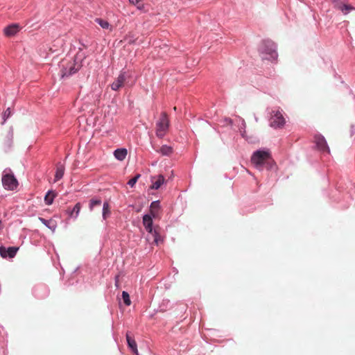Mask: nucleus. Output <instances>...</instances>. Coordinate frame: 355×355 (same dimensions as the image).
Segmentation results:
<instances>
[{"mask_svg": "<svg viewBox=\"0 0 355 355\" xmlns=\"http://www.w3.org/2000/svg\"><path fill=\"white\" fill-rule=\"evenodd\" d=\"M251 162L259 169H261L265 164L271 168L272 159L269 150H257L251 157Z\"/></svg>", "mask_w": 355, "mask_h": 355, "instance_id": "nucleus-1", "label": "nucleus"}, {"mask_svg": "<svg viewBox=\"0 0 355 355\" xmlns=\"http://www.w3.org/2000/svg\"><path fill=\"white\" fill-rule=\"evenodd\" d=\"M143 225L145 227L146 231L148 232L149 236L152 237L153 243L158 245L159 242L162 241V239L158 232V228H153V219L150 215L146 214L144 216ZM148 239L150 240V237H148Z\"/></svg>", "mask_w": 355, "mask_h": 355, "instance_id": "nucleus-2", "label": "nucleus"}, {"mask_svg": "<svg viewBox=\"0 0 355 355\" xmlns=\"http://www.w3.org/2000/svg\"><path fill=\"white\" fill-rule=\"evenodd\" d=\"M259 51L263 55V59L275 60L277 58L276 46L272 41H263L259 47Z\"/></svg>", "mask_w": 355, "mask_h": 355, "instance_id": "nucleus-3", "label": "nucleus"}, {"mask_svg": "<svg viewBox=\"0 0 355 355\" xmlns=\"http://www.w3.org/2000/svg\"><path fill=\"white\" fill-rule=\"evenodd\" d=\"M169 126V120L166 112L161 114L160 118L156 124V134L159 137H163Z\"/></svg>", "mask_w": 355, "mask_h": 355, "instance_id": "nucleus-4", "label": "nucleus"}, {"mask_svg": "<svg viewBox=\"0 0 355 355\" xmlns=\"http://www.w3.org/2000/svg\"><path fill=\"white\" fill-rule=\"evenodd\" d=\"M286 123L285 119L279 110H274L271 112L270 125L274 128H281Z\"/></svg>", "mask_w": 355, "mask_h": 355, "instance_id": "nucleus-5", "label": "nucleus"}, {"mask_svg": "<svg viewBox=\"0 0 355 355\" xmlns=\"http://www.w3.org/2000/svg\"><path fill=\"white\" fill-rule=\"evenodd\" d=\"M2 184L5 189L14 190L18 186V182L13 175L5 174L2 177Z\"/></svg>", "mask_w": 355, "mask_h": 355, "instance_id": "nucleus-6", "label": "nucleus"}, {"mask_svg": "<svg viewBox=\"0 0 355 355\" xmlns=\"http://www.w3.org/2000/svg\"><path fill=\"white\" fill-rule=\"evenodd\" d=\"M80 64L75 62L68 63L67 66L62 70V76L69 77L71 75L76 73L80 69Z\"/></svg>", "mask_w": 355, "mask_h": 355, "instance_id": "nucleus-7", "label": "nucleus"}, {"mask_svg": "<svg viewBox=\"0 0 355 355\" xmlns=\"http://www.w3.org/2000/svg\"><path fill=\"white\" fill-rule=\"evenodd\" d=\"M315 142L318 148L322 152L330 153L329 146H327V141L324 137L321 135H317L314 137Z\"/></svg>", "mask_w": 355, "mask_h": 355, "instance_id": "nucleus-8", "label": "nucleus"}, {"mask_svg": "<svg viewBox=\"0 0 355 355\" xmlns=\"http://www.w3.org/2000/svg\"><path fill=\"white\" fill-rule=\"evenodd\" d=\"M126 80L125 72L121 73L117 78L112 83L111 85V88L114 91H118L120 88H121L124 83Z\"/></svg>", "mask_w": 355, "mask_h": 355, "instance_id": "nucleus-9", "label": "nucleus"}, {"mask_svg": "<svg viewBox=\"0 0 355 355\" xmlns=\"http://www.w3.org/2000/svg\"><path fill=\"white\" fill-rule=\"evenodd\" d=\"M19 248L17 247H9L7 250L4 247H0V254L2 257L5 258L8 256L10 258H13Z\"/></svg>", "mask_w": 355, "mask_h": 355, "instance_id": "nucleus-10", "label": "nucleus"}, {"mask_svg": "<svg viewBox=\"0 0 355 355\" xmlns=\"http://www.w3.org/2000/svg\"><path fill=\"white\" fill-rule=\"evenodd\" d=\"M152 185L150 188L152 189H158L165 182V178L162 175L154 176L151 178Z\"/></svg>", "mask_w": 355, "mask_h": 355, "instance_id": "nucleus-11", "label": "nucleus"}, {"mask_svg": "<svg viewBox=\"0 0 355 355\" xmlns=\"http://www.w3.org/2000/svg\"><path fill=\"white\" fill-rule=\"evenodd\" d=\"M126 340L129 347L132 349L136 355H138L137 343L135 339L130 336L129 333L126 334Z\"/></svg>", "mask_w": 355, "mask_h": 355, "instance_id": "nucleus-12", "label": "nucleus"}, {"mask_svg": "<svg viewBox=\"0 0 355 355\" xmlns=\"http://www.w3.org/2000/svg\"><path fill=\"white\" fill-rule=\"evenodd\" d=\"M127 150L125 148H118L114 150V155L116 159L119 161H123L127 156Z\"/></svg>", "mask_w": 355, "mask_h": 355, "instance_id": "nucleus-13", "label": "nucleus"}, {"mask_svg": "<svg viewBox=\"0 0 355 355\" xmlns=\"http://www.w3.org/2000/svg\"><path fill=\"white\" fill-rule=\"evenodd\" d=\"M18 31L19 26L17 24L8 26L4 29V33L9 37L15 35Z\"/></svg>", "mask_w": 355, "mask_h": 355, "instance_id": "nucleus-14", "label": "nucleus"}, {"mask_svg": "<svg viewBox=\"0 0 355 355\" xmlns=\"http://www.w3.org/2000/svg\"><path fill=\"white\" fill-rule=\"evenodd\" d=\"M64 173V166L60 163L58 164V165L56 166V171H55V174L54 182H57V181L60 180L63 177Z\"/></svg>", "mask_w": 355, "mask_h": 355, "instance_id": "nucleus-15", "label": "nucleus"}, {"mask_svg": "<svg viewBox=\"0 0 355 355\" xmlns=\"http://www.w3.org/2000/svg\"><path fill=\"white\" fill-rule=\"evenodd\" d=\"M81 209L80 202H77L73 209L68 210L67 212L70 217L77 218Z\"/></svg>", "mask_w": 355, "mask_h": 355, "instance_id": "nucleus-16", "label": "nucleus"}, {"mask_svg": "<svg viewBox=\"0 0 355 355\" xmlns=\"http://www.w3.org/2000/svg\"><path fill=\"white\" fill-rule=\"evenodd\" d=\"M159 209V202L154 201L150 205V214L152 216L155 217L157 215Z\"/></svg>", "mask_w": 355, "mask_h": 355, "instance_id": "nucleus-17", "label": "nucleus"}, {"mask_svg": "<svg viewBox=\"0 0 355 355\" xmlns=\"http://www.w3.org/2000/svg\"><path fill=\"white\" fill-rule=\"evenodd\" d=\"M159 152L162 155H166V156H168L170 155H171L173 152V148L171 146H166V145H164L162 146Z\"/></svg>", "mask_w": 355, "mask_h": 355, "instance_id": "nucleus-18", "label": "nucleus"}, {"mask_svg": "<svg viewBox=\"0 0 355 355\" xmlns=\"http://www.w3.org/2000/svg\"><path fill=\"white\" fill-rule=\"evenodd\" d=\"M55 197V194L53 191H48L44 197L45 203L48 205H50L53 203V199Z\"/></svg>", "mask_w": 355, "mask_h": 355, "instance_id": "nucleus-19", "label": "nucleus"}, {"mask_svg": "<svg viewBox=\"0 0 355 355\" xmlns=\"http://www.w3.org/2000/svg\"><path fill=\"white\" fill-rule=\"evenodd\" d=\"M110 207L108 202H104L103 206V218L106 219L110 215Z\"/></svg>", "mask_w": 355, "mask_h": 355, "instance_id": "nucleus-20", "label": "nucleus"}, {"mask_svg": "<svg viewBox=\"0 0 355 355\" xmlns=\"http://www.w3.org/2000/svg\"><path fill=\"white\" fill-rule=\"evenodd\" d=\"M101 205V198H92L89 202V209L92 211L96 206H100Z\"/></svg>", "mask_w": 355, "mask_h": 355, "instance_id": "nucleus-21", "label": "nucleus"}, {"mask_svg": "<svg viewBox=\"0 0 355 355\" xmlns=\"http://www.w3.org/2000/svg\"><path fill=\"white\" fill-rule=\"evenodd\" d=\"M342 8L340 10L344 15H347V13H349L350 11L352 10H355V8L349 5V4H347V3H345L344 6H342Z\"/></svg>", "mask_w": 355, "mask_h": 355, "instance_id": "nucleus-22", "label": "nucleus"}, {"mask_svg": "<svg viewBox=\"0 0 355 355\" xmlns=\"http://www.w3.org/2000/svg\"><path fill=\"white\" fill-rule=\"evenodd\" d=\"M334 7L336 9L340 10L342 8V6L346 3L345 0H332Z\"/></svg>", "mask_w": 355, "mask_h": 355, "instance_id": "nucleus-23", "label": "nucleus"}, {"mask_svg": "<svg viewBox=\"0 0 355 355\" xmlns=\"http://www.w3.org/2000/svg\"><path fill=\"white\" fill-rule=\"evenodd\" d=\"M95 21L97 24H98L103 28H105V29L109 28L110 24L107 21L103 20L101 18H96L95 19Z\"/></svg>", "mask_w": 355, "mask_h": 355, "instance_id": "nucleus-24", "label": "nucleus"}, {"mask_svg": "<svg viewBox=\"0 0 355 355\" xmlns=\"http://www.w3.org/2000/svg\"><path fill=\"white\" fill-rule=\"evenodd\" d=\"M122 298L123 300V302L126 306H130L131 304V301L130 299V295L126 291L122 292Z\"/></svg>", "mask_w": 355, "mask_h": 355, "instance_id": "nucleus-25", "label": "nucleus"}, {"mask_svg": "<svg viewBox=\"0 0 355 355\" xmlns=\"http://www.w3.org/2000/svg\"><path fill=\"white\" fill-rule=\"evenodd\" d=\"M40 221L45 225H46L47 227H49V228L51 229H54L55 228V226L54 225H51V224L53 223V221L52 220H46L44 218H40Z\"/></svg>", "mask_w": 355, "mask_h": 355, "instance_id": "nucleus-26", "label": "nucleus"}, {"mask_svg": "<svg viewBox=\"0 0 355 355\" xmlns=\"http://www.w3.org/2000/svg\"><path fill=\"white\" fill-rule=\"evenodd\" d=\"M139 177H140V175L137 174V175H135L134 178H132V179H130L128 181V184L129 186H130L131 187H133L135 186V184H136V182H137Z\"/></svg>", "mask_w": 355, "mask_h": 355, "instance_id": "nucleus-27", "label": "nucleus"}, {"mask_svg": "<svg viewBox=\"0 0 355 355\" xmlns=\"http://www.w3.org/2000/svg\"><path fill=\"white\" fill-rule=\"evenodd\" d=\"M144 0H129V2L135 6H137L139 9H141L143 8V5L141 4Z\"/></svg>", "mask_w": 355, "mask_h": 355, "instance_id": "nucleus-28", "label": "nucleus"}, {"mask_svg": "<svg viewBox=\"0 0 355 355\" xmlns=\"http://www.w3.org/2000/svg\"><path fill=\"white\" fill-rule=\"evenodd\" d=\"M11 115V110L10 108H8L3 114V122L2 124L5 123V121L7 120L8 118H9Z\"/></svg>", "mask_w": 355, "mask_h": 355, "instance_id": "nucleus-29", "label": "nucleus"}, {"mask_svg": "<svg viewBox=\"0 0 355 355\" xmlns=\"http://www.w3.org/2000/svg\"><path fill=\"white\" fill-rule=\"evenodd\" d=\"M244 133H245V131L242 133V136H243V137H245Z\"/></svg>", "mask_w": 355, "mask_h": 355, "instance_id": "nucleus-30", "label": "nucleus"}, {"mask_svg": "<svg viewBox=\"0 0 355 355\" xmlns=\"http://www.w3.org/2000/svg\"><path fill=\"white\" fill-rule=\"evenodd\" d=\"M173 110L175 111L177 110V107H173Z\"/></svg>", "mask_w": 355, "mask_h": 355, "instance_id": "nucleus-31", "label": "nucleus"}]
</instances>
